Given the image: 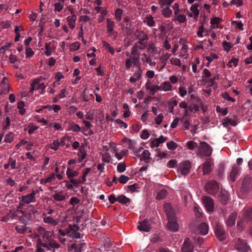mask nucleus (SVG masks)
I'll return each mask as SVG.
<instances>
[{
	"label": "nucleus",
	"instance_id": "f257e3e1",
	"mask_svg": "<svg viewBox=\"0 0 252 252\" xmlns=\"http://www.w3.org/2000/svg\"><path fill=\"white\" fill-rule=\"evenodd\" d=\"M212 153V148L206 142H201L197 155L200 157H210Z\"/></svg>",
	"mask_w": 252,
	"mask_h": 252
},
{
	"label": "nucleus",
	"instance_id": "f03ea898",
	"mask_svg": "<svg viewBox=\"0 0 252 252\" xmlns=\"http://www.w3.org/2000/svg\"><path fill=\"white\" fill-rule=\"evenodd\" d=\"M215 234L217 237L220 241H224L226 237V233L222 225L219 222L216 223L215 229Z\"/></svg>",
	"mask_w": 252,
	"mask_h": 252
},
{
	"label": "nucleus",
	"instance_id": "7ed1b4c3",
	"mask_svg": "<svg viewBox=\"0 0 252 252\" xmlns=\"http://www.w3.org/2000/svg\"><path fill=\"white\" fill-rule=\"evenodd\" d=\"M205 187L207 192L212 195H215L219 190L218 183L216 181L208 182Z\"/></svg>",
	"mask_w": 252,
	"mask_h": 252
},
{
	"label": "nucleus",
	"instance_id": "20e7f679",
	"mask_svg": "<svg viewBox=\"0 0 252 252\" xmlns=\"http://www.w3.org/2000/svg\"><path fill=\"white\" fill-rule=\"evenodd\" d=\"M191 168V163L189 160H185L179 164L178 171L183 175L188 174Z\"/></svg>",
	"mask_w": 252,
	"mask_h": 252
},
{
	"label": "nucleus",
	"instance_id": "39448f33",
	"mask_svg": "<svg viewBox=\"0 0 252 252\" xmlns=\"http://www.w3.org/2000/svg\"><path fill=\"white\" fill-rule=\"evenodd\" d=\"M163 208L168 220H173L177 219L175 216V213L173 210L170 203H165L163 205Z\"/></svg>",
	"mask_w": 252,
	"mask_h": 252
},
{
	"label": "nucleus",
	"instance_id": "423d86ee",
	"mask_svg": "<svg viewBox=\"0 0 252 252\" xmlns=\"http://www.w3.org/2000/svg\"><path fill=\"white\" fill-rule=\"evenodd\" d=\"M133 36L138 39V41L136 43L137 45L138 44H142V43L144 42L145 40L146 41L149 39L148 36L143 31L138 30H136L134 32Z\"/></svg>",
	"mask_w": 252,
	"mask_h": 252
},
{
	"label": "nucleus",
	"instance_id": "0eeeda50",
	"mask_svg": "<svg viewBox=\"0 0 252 252\" xmlns=\"http://www.w3.org/2000/svg\"><path fill=\"white\" fill-rule=\"evenodd\" d=\"M41 81L40 78H38L33 80L31 84L30 92H33L34 90L41 89L42 91L45 88V85L44 83L39 84Z\"/></svg>",
	"mask_w": 252,
	"mask_h": 252
},
{
	"label": "nucleus",
	"instance_id": "6e6552de",
	"mask_svg": "<svg viewBox=\"0 0 252 252\" xmlns=\"http://www.w3.org/2000/svg\"><path fill=\"white\" fill-rule=\"evenodd\" d=\"M252 188V178L251 177H245L242 181V189L243 191L248 192Z\"/></svg>",
	"mask_w": 252,
	"mask_h": 252
},
{
	"label": "nucleus",
	"instance_id": "1a4fd4ad",
	"mask_svg": "<svg viewBox=\"0 0 252 252\" xmlns=\"http://www.w3.org/2000/svg\"><path fill=\"white\" fill-rule=\"evenodd\" d=\"M193 249V244L189 238H186L182 247V251L183 252H192Z\"/></svg>",
	"mask_w": 252,
	"mask_h": 252
},
{
	"label": "nucleus",
	"instance_id": "9d476101",
	"mask_svg": "<svg viewBox=\"0 0 252 252\" xmlns=\"http://www.w3.org/2000/svg\"><path fill=\"white\" fill-rule=\"evenodd\" d=\"M203 203L206 209L210 212H212L214 210V202L213 199L208 196H204L203 199Z\"/></svg>",
	"mask_w": 252,
	"mask_h": 252
},
{
	"label": "nucleus",
	"instance_id": "9b49d317",
	"mask_svg": "<svg viewBox=\"0 0 252 252\" xmlns=\"http://www.w3.org/2000/svg\"><path fill=\"white\" fill-rule=\"evenodd\" d=\"M236 249L241 252H248L250 250V247L247 243L239 238L236 245Z\"/></svg>",
	"mask_w": 252,
	"mask_h": 252
},
{
	"label": "nucleus",
	"instance_id": "f8f14e48",
	"mask_svg": "<svg viewBox=\"0 0 252 252\" xmlns=\"http://www.w3.org/2000/svg\"><path fill=\"white\" fill-rule=\"evenodd\" d=\"M34 195V191H33L30 194H28L25 196H23L22 197V200L20 201V204L21 205H23L24 203L29 204L32 202L34 201L35 200Z\"/></svg>",
	"mask_w": 252,
	"mask_h": 252
},
{
	"label": "nucleus",
	"instance_id": "ddd939ff",
	"mask_svg": "<svg viewBox=\"0 0 252 252\" xmlns=\"http://www.w3.org/2000/svg\"><path fill=\"white\" fill-rule=\"evenodd\" d=\"M218 199L220 203L225 205L228 200L227 192L225 190H221L218 196Z\"/></svg>",
	"mask_w": 252,
	"mask_h": 252
},
{
	"label": "nucleus",
	"instance_id": "4468645a",
	"mask_svg": "<svg viewBox=\"0 0 252 252\" xmlns=\"http://www.w3.org/2000/svg\"><path fill=\"white\" fill-rule=\"evenodd\" d=\"M212 162L211 159L207 160L202 164V172L203 175H207L211 171Z\"/></svg>",
	"mask_w": 252,
	"mask_h": 252
},
{
	"label": "nucleus",
	"instance_id": "2eb2a0df",
	"mask_svg": "<svg viewBox=\"0 0 252 252\" xmlns=\"http://www.w3.org/2000/svg\"><path fill=\"white\" fill-rule=\"evenodd\" d=\"M167 140V137L161 135L159 138H156L151 142V146L152 148H154L155 147H158L159 146L160 144L164 143Z\"/></svg>",
	"mask_w": 252,
	"mask_h": 252
},
{
	"label": "nucleus",
	"instance_id": "dca6fc26",
	"mask_svg": "<svg viewBox=\"0 0 252 252\" xmlns=\"http://www.w3.org/2000/svg\"><path fill=\"white\" fill-rule=\"evenodd\" d=\"M140 224L137 226V228L140 231L149 232L151 230V227L148 224V220H145L139 222Z\"/></svg>",
	"mask_w": 252,
	"mask_h": 252
},
{
	"label": "nucleus",
	"instance_id": "f3484780",
	"mask_svg": "<svg viewBox=\"0 0 252 252\" xmlns=\"http://www.w3.org/2000/svg\"><path fill=\"white\" fill-rule=\"evenodd\" d=\"M237 218V213L233 212L230 214L228 216V219L226 221V224L228 226H232L235 223V221Z\"/></svg>",
	"mask_w": 252,
	"mask_h": 252
},
{
	"label": "nucleus",
	"instance_id": "a211bd4d",
	"mask_svg": "<svg viewBox=\"0 0 252 252\" xmlns=\"http://www.w3.org/2000/svg\"><path fill=\"white\" fill-rule=\"evenodd\" d=\"M167 226L169 230L173 232H176L178 230L179 225L177 222V219L173 220H168Z\"/></svg>",
	"mask_w": 252,
	"mask_h": 252
},
{
	"label": "nucleus",
	"instance_id": "6ab92c4d",
	"mask_svg": "<svg viewBox=\"0 0 252 252\" xmlns=\"http://www.w3.org/2000/svg\"><path fill=\"white\" fill-rule=\"evenodd\" d=\"M42 247L46 249L47 251L51 250L52 249H59L60 248V245L56 242H49L44 243L42 244Z\"/></svg>",
	"mask_w": 252,
	"mask_h": 252
},
{
	"label": "nucleus",
	"instance_id": "aec40b11",
	"mask_svg": "<svg viewBox=\"0 0 252 252\" xmlns=\"http://www.w3.org/2000/svg\"><path fill=\"white\" fill-rule=\"evenodd\" d=\"M43 239L46 241V243L49 242H55L54 240V234L53 231H46L42 236Z\"/></svg>",
	"mask_w": 252,
	"mask_h": 252
},
{
	"label": "nucleus",
	"instance_id": "412c9836",
	"mask_svg": "<svg viewBox=\"0 0 252 252\" xmlns=\"http://www.w3.org/2000/svg\"><path fill=\"white\" fill-rule=\"evenodd\" d=\"M198 230L200 234L206 235L208 233L209 226L207 223L202 222L198 225Z\"/></svg>",
	"mask_w": 252,
	"mask_h": 252
},
{
	"label": "nucleus",
	"instance_id": "4be33fe9",
	"mask_svg": "<svg viewBox=\"0 0 252 252\" xmlns=\"http://www.w3.org/2000/svg\"><path fill=\"white\" fill-rule=\"evenodd\" d=\"M84 147L85 146L82 145L79 148L78 153V156L79 157L78 158L79 162H81L87 156L86 151L85 150Z\"/></svg>",
	"mask_w": 252,
	"mask_h": 252
},
{
	"label": "nucleus",
	"instance_id": "5701e85b",
	"mask_svg": "<svg viewBox=\"0 0 252 252\" xmlns=\"http://www.w3.org/2000/svg\"><path fill=\"white\" fill-rule=\"evenodd\" d=\"M244 219L246 221L252 220V208L248 209L244 212Z\"/></svg>",
	"mask_w": 252,
	"mask_h": 252
},
{
	"label": "nucleus",
	"instance_id": "b1692460",
	"mask_svg": "<svg viewBox=\"0 0 252 252\" xmlns=\"http://www.w3.org/2000/svg\"><path fill=\"white\" fill-rule=\"evenodd\" d=\"M76 16L74 14L69 16L67 18V21L68 23L69 26L72 29H74L75 27L74 23L76 20Z\"/></svg>",
	"mask_w": 252,
	"mask_h": 252
},
{
	"label": "nucleus",
	"instance_id": "393cba45",
	"mask_svg": "<svg viewBox=\"0 0 252 252\" xmlns=\"http://www.w3.org/2000/svg\"><path fill=\"white\" fill-rule=\"evenodd\" d=\"M8 80L6 77H3L1 84L3 85L2 87V93L6 94L9 91V86L8 83Z\"/></svg>",
	"mask_w": 252,
	"mask_h": 252
},
{
	"label": "nucleus",
	"instance_id": "a878e982",
	"mask_svg": "<svg viewBox=\"0 0 252 252\" xmlns=\"http://www.w3.org/2000/svg\"><path fill=\"white\" fill-rule=\"evenodd\" d=\"M106 22H107V32L109 33L111 32L113 30V28L115 26V23L113 21H112L110 18H107L106 19Z\"/></svg>",
	"mask_w": 252,
	"mask_h": 252
},
{
	"label": "nucleus",
	"instance_id": "bb28decb",
	"mask_svg": "<svg viewBox=\"0 0 252 252\" xmlns=\"http://www.w3.org/2000/svg\"><path fill=\"white\" fill-rule=\"evenodd\" d=\"M150 153L148 150H144L142 154H141V158H140L141 160H143L145 162H149V160L150 158Z\"/></svg>",
	"mask_w": 252,
	"mask_h": 252
},
{
	"label": "nucleus",
	"instance_id": "cd10ccee",
	"mask_svg": "<svg viewBox=\"0 0 252 252\" xmlns=\"http://www.w3.org/2000/svg\"><path fill=\"white\" fill-rule=\"evenodd\" d=\"M238 171L239 169L237 167L235 166H233L232 170L229 175V178L232 182L235 181V176L237 175Z\"/></svg>",
	"mask_w": 252,
	"mask_h": 252
},
{
	"label": "nucleus",
	"instance_id": "c85d7f7f",
	"mask_svg": "<svg viewBox=\"0 0 252 252\" xmlns=\"http://www.w3.org/2000/svg\"><path fill=\"white\" fill-rule=\"evenodd\" d=\"M198 6L199 5L198 3H195L194 4L192 5L190 7V10L192 11V12L193 13L194 17L195 19H196V18H197L199 13V10L198 9Z\"/></svg>",
	"mask_w": 252,
	"mask_h": 252
},
{
	"label": "nucleus",
	"instance_id": "c756f323",
	"mask_svg": "<svg viewBox=\"0 0 252 252\" xmlns=\"http://www.w3.org/2000/svg\"><path fill=\"white\" fill-rule=\"evenodd\" d=\"M78 174L79 172L78 171H72V170L70 169L69 168H68L67 169L66 175L67 177L69 179H72L74 177H76L78 175Z\"/></svg>",
	"mask_w": 252,
	"mask_h": 252
},
{
	"label": "nucleus",
	"instance_id": "7c9ffc66",
	"mask_svg": "<svg viewBox=\"0 0 252 252\" xmlns=\"http://www.w3.org/2000/svg\"><path fill=\"white\" fill-rule=\"evenodd\" d=\"M118 201L122 204H126L130 202V200L124 195H121L117 197Z\"/></svg>",
	"mask_w": 252,
	"mask_h": 252
},
{
	"label": "nucleus",
	"instance_id": "2f4dec72",
	"mask_svg": "<svg viewBox=\"0 0 252 252\" xmlns=\"http://www.w3.org/2000/svg\"><path fill=\"white\" fill-rule=\"evenodd\" d=\"M44 221L45 223H50L53 226H55L58 224V222L51 217H44Z\"/></svg>",
	"mask_w": 252,
	"mask_h": 252
},
{
	"label": "nucleus",
	"instance_id": "473e14b6",
	"mask_svg": "<svg viewBox=\"0 0 252 252\" xmlns=\"http://www.w3.org/2000/svg\"><path fill=\"white\" fill-rule=\"evenodd\" d=\"M222 46L223 47L224 50L227 52H228L230 49L233 47V44L230 42H228L226 41H224L222 42Z\"/></svg>",
	"mask_w": 252,
	"mask_h": 252
},
{
	"label": "nucleus",
	"instance_id": "72a5a7b5",
	"mask_svg": "<svg viewBox=\"0 0 252 252\" xmlns=\"http://www.w3.org/2000/svg\"><path fill=\"white\" fill-rule=\"evenodd\" d=\"M172 10L168 7H165L162 10V14L164 17H170L172 14Z\"/></svg>",
	"mask_w": 252,
	"mask_h": 252
},
{
	"label": "nucleus",
	"instance_id": "f704fd0d",
	"mask_svg": "<svg viewBox=\"0 0 252 252\" xmlns=\"http://www.w3.org/2000/svg\"><path fill=\"white\" fill-rule=\"evenodd\" d=\"M69 129L72 130L73 131H80L81 127L78 124L71 123L69 124Z\"/></svg>",
	"mask_w": 252,
	"mask_h": 252
},
{
	"label": "nucleus",
	"instance_id": "c9c22d12",
	"mask_svg": "<svg viewBox=\"0 0 252 252\" xmlns=\"http://www.w3.org/2000/svg\"><path fill=\"white\" fill-rule=\"evenodd\" d=\"M53 198L57 201H62L65 199V196L64 195L60 194L58 193H55L53 195Z\"/></svg>",
	"mask_w": 252,
	"mask_h": 252
},
{
	"label": "nucleus",
	"instance_id": "e433bc0d",
	"mask_svg": "<svg viewBox=\"0 0 252 252\" xmlns=\"http://www.w3.org/2000/svg\"><path fill=\"white\" fill-rule=\"evenodd\" d=\"M167 147L169 150H174L178 147V145L173 141L167 143Z\"/></svg>",
	"mask_w": 252,
	"mask_h": 252
},
{
	"label": "nucleus",
	"instance_id": "4c0bfd02",
	"mask_svg": "<svg viewBox=\"0 0 252 252\" xmlns=\"http://www.w3.org/2000/svg\"><path fill=\"white\" fill-rule=\"evenodd\" d=\"M84 244L80 243L79 244H73L71 245V248L75 250L76 252H81V249L84 246Z\"/></svg>",
	"mask_w": 252,
	"mask_h": 252
},
{
	"label": "nucleus",
	"instance_id": "58836bf2",
	"mask_svg": "<svg viewBox=\"0 0 252 252\" xmlns=\"http://www.w3.org/2000/svg\"><path fill=\"white\" fill-rule=\"evenodd\" d=\"M167 195V191L166 190H161L160 191L158 192L157 194L156 198L158 200H161L164 198Z\"/></svg>",
	"mask_w": 252,
	"mask_h": 252
},
{
	"label": "nucleus",
	"instance_id": "ea45409f",
	"mask_svg": "<svg viewBox=\"0 0 252 252\" xmlns=\"http://www.w3.org/2000/svg\"><path fill=\"white\" fill-rule=\"evenodd\" d=\"M60 145V144L59 141L58 140H55L53 143L49 145V147L52 150L56 151L58 149Z\"/></svg>",
	"mask_w": 252,
	"mask_h": 252
},
{
	"label": "nucleus",
	"instance_id": "a19ab883",
	"mask_svg": "<svg viewBox=\"0 0 252 252\" xmlns=\"http://www.w3.org/2000/svg\"><path fill=\"white\" fill-rule=\"evenodd\" d=\"M123 13V11L120 8H118L116 9L115 13V18L118 21H120L122 19V14Z\"/></svg>",
	"mask_w": 252,
	"mask_h": 252
},
{
	"label": "nucleus",
	"instance_id": "79ce46f5",
	"mask_svg": "<svg viewBox=\"0 0 252 252\" xmlns=\"http://www.w3.org/2000/svg\"><path fill=\"white\" fill-rule=\"evenodd\" d=\"M173 2V0H160L159 3L161 7H163L165 5H170Z\"/></svg>",
	"mask_w": 252,
	"mask_h": 252
},
{
	"label": "nucleus",
	"instance_id": "37998d69",
	"mask_svg": "<svg viewBox=\"0 0 252 252\" xmlns=\"http://www.w3.org/2000/svg\"><path fill=\"white\" fill-rule=\"evenodd\" d=\"M13 133L10 132L6 135L4 140L7 143H11L13 140Z\"/></svg>",
	"mask_w": 252,
	"mask_h": 252
},
{
	"label": "nucleus",
	"instance_id": "c03bdc74",
	"mask_svg": "<svg viewBox=\"0 0 252 252\" xmlns=\"http://www.w3.org/2000/svg\"><path fill=\"white\" fill-rule=\"evenodd\" d=\"M126 168V165L125 163H119L117 165V170L120 173L123 172Z\"/></svg>",
	"mask_w": 252,
	"mask_h": 252
},
{
	"label": "nucleus",
	"instance_id": "a18cd8bd",
	"mask_svg": "<svg viewBox=\"0 0 252 252\" xmlns=\"http://www.w3.org/2000/svg\"><path fill=\"white\" fill-rule=\"evenodd\" d=\"M80 48V43L79 42H75L72 43L70 46V50L71 51H76Z\"/></svg>",
	"mask_w": 252,
	"mask_h": 252
},
{
	"label": "nucleus",
	"instance_id": "49530a36",
	"mask_svg": "<svg viewBox=\"0 0 252 252\" xmlns=\"http://www.w3.org/2000/svg\"><path fill=\"white\" fill-rule=\"evenodd\" d=\"M216 110L218 112L220 113L222 116L226 115L228 113L227 108H220L219 106H218L217 107Z\"/></svg>",
	"mask_w": 252,
	"mask_h": 252
},
{
	"label": "nucleus",
	"instance_id": "de8ad7c7",
	"mask_svg": "<svg viewBox=\"0 0 252 252\" xmlns=\"http://www.w3.org/2000/svg\"><path fill=\"white\" fill-rule=\"evenodd\" d=\"M171 89V84L167 82H164L162 85V89L164 91H167L170 90Z\"/></svg>",
	"mask_w": 252,
	"mask_h": 252
},
{
	"label": "nucleus",
	"instance_id": "09e8293b",
	"mask_svg": "<svg viewBox=\"0 0 252 252\" xmlns=\"http://www.w3.org/2000/svg\"><path fill=\"white\" fill-rule=\"evenodd\" d=\"M50 44H51L50 43H45V48L46 49V51L45 52V54L47 56H49L51 54V49H50Z\"/></svg>",
	"mask_w": 252,
	"mask_h": 252
},
{
	"label": "nucleus",
	"instance_id": "8fccbe9b",
	"mask_svg": "<svg viewBox=\"0 0 252 252\" xmlns=\"http://www.w3.org/2000/svg\"><path fill=\"white\" fill-rule=\"evenodd\" d=\"M148 51L151 53H157L158 52V50L155 47L154 44L151 43L148 46Z\"/></svg>",
	"mask_w": 252,
	"mask_h": 252
},
{
	"label": "nucleus",
	"instance_id": "3c124183",
	"mask_svg": "<svg viewBox=\"0 0 252 252\" xmlns=\"http://www.w3.org/2000/svg\"><path fill=\"white\" fill-rule=\"evenodd\" d=\"M129 180V178L126 175H121L118 179V181L122 184H126Z\"/></svg>",
	"mask_w": 252,
	"mask_h": 252
},
{
	"label": "nucleus",
	"instance_id": "603ef678",
	"mask_svg": "<svg viewBox=\"0 0 252 252\" xmlns=\"http://www.w3.org/2000/svg\"><path fill=\"white\" fill-rule=\"evenodd\" d=\"M221 20L222 19L220 17H214L211 19L210 23L212 25L219 24Z\"/></svg>",
	"mask_w": 252,
	"mask_h": 252
},
{
	"label": "nucleus",
	"instance_id": "864d4df0",
	"mask_svg": "<svg viewBox=\"0 0 252 252\" xmlns=\"http://www.w3.org/2000/svg\"><path fill=\"white\" fill-rule=\"evenodd\" d=\"M171 63L175 65L179 66H181V61L180 59L176 58H173L170 60Z\"/></svg>",
	"mask_w": 252,
	"mask_h": 252
},
{
	"label": "nucleus",
	"instance_id": "5fc2aeb1",
	"mask_svg": "<svg viewBox=\"0 0 252 252\" xmlns=\"http://www.w3.org/2000/svg\"><path fill=\"white\" fill-rule=\"evenodd\" d=\"M238 62H239L238 59L232 58L231 60H230L229 61L227 65H228V66L231 67L232 66L231 63H233V65L235 67L238 65Z\"/></svg>",
	"mask_w": 252,
	"mask_h": 252
},
{
	"label": "nucleus",
	"instance_id": "6e6d98bb",
	"mask_svg": "<svg viewBox=\"0 0 252 252\" xmlns=\"http://www.w3.org/2000/svg\"><path fill=\"white\" fill-rule=\"evenodd\" d=\"M187 146L189 150H193L197 146V143L193 141H190L187 143Z\"/></svg>",
	"mask_w": 252,
	"mask_h": 252
},
{
	"label": "nucleus",
	"instance_id": "4d7b16f0",
	"mask_svg": "<svg viewBox=\"0 0 252 252\" xmlns=\"http://www.w3.org/2000/svg\"><path fill=\"white\" fill-rule=\"evenodd\" d=\"M222 97L225 99H227L232 102H234L235 101L234 98L229 96V94L227 92H225L224 93L222 94Z\"/></svg>",
	"mask_w": 252,
	"mask_h": 252
},
{
	"label": "nucleus",
	"instance_id": "13d9d810",
	"mask_svg": "<svg viewBox=\"0 0 252 252\" xmlns=\"http://www.w3.org/2000/svg\"><path fill=\"white\" fill-rule=\"evenodd\" d=\"M199 106L197 104L194 103L189 107V109L191 112H193V110L197 112L199 111Z\"/></svg>",
	"mask_w": 252,
	"mask_h": 252
},
{
	"label": "nucleus",
	"instance_id": "bf43d9fd",
	"mask_svg": "<svg viewBox=\"0 0 252 252\" xmlns=\"http://www.w3.org/2000/svg\"><path fill=\"white\" fill-rule=\"evenodd\" d=\"M80 202V200L75 197H72L70 198L69 200V203L72 205H77L79 204Z\"/></svg>",
	"mask_w": 252,
	"mask_h": 252
},
{
	"label": "nucleus",
	"instance_id": "052dcab7",
	"mask_svg": "<svg viewBox=\"0 0 252 252\" xmlns=\"http://www.w3.org/2000/svg\"><path fill=\"white\" fill-rule=\"evenodd\" d=\"M70 182L73 185L77 187L80 184L83 182V181H81V180L74 179L73 178L70 179Z\"/></svg>",
	"mask_w": 252,
	"mask_h": 252
},
{
	"label": "nucleus",
	"instance_id": "680f3d73",
	"mask_svg": "<svg viewBox=\"0 0 252 252\" xmlns=\"http://www.w3.org/2000/svg\"><path fill=\"white\" fill-rule=\"evenodd\" d=\"M163 116L162 114H159L155 119V123L157 125H160L162 121Z\"/></svg>",
	"mask_w": 252,
	"mask_h": 252
},
{
	"label": "nucleus",
	"instance_id": "e2e57ef3",
	"mask_svg": "<svg viewBox=\"0 0 252 252\" xmlns=\"http://www.w3.org/2000/svg\"><path fill=\"white\" fill-rule=\"evenodd\" d=\"M140 136L142 139H146L150 136V134L147 130H143Z\"/></svg>",
	"mask_w": 252,
	"mask_h": 252
},
{
	"label": "nucleus",
	"instance_id": "0e129e2a",
	"mask_svg": "<svg viewBox=\"0 0 252 252\" xmlns=\"http://www.w3.org/2000/svg\"><path fill=\"white\" fill-rule=\"evenodd\" d=\"M26 58H30L34 54V52L32 51V48H28L26 50Z\"/></svg>",
	"mask_w": 252,
	"mask_h": 252
},
{
	"label": "nucleus",
	"instance_id": "69168bd1",
	"mask_svg": "<svg viewBox=\"0 0 252 252\" xmlns=\"http://www.w3.org/2000/svg\"><path fill=\"white\" fill-rule=\"evenodd\" d=\"M177 20L180 22V23H184L186 20V17L185 15L183 14H180L178 15L177 17Z\"/></svg>",
	"mask_w": 252,
	"mask_h": 252
},
{
	"label": "nucleus",
	"instance_id": "338daca9",
	"mask_svg": "<svg viewBox=\"0 0 252 252\" xmlns=\"http://www.w3.org/2000/svg\"><path fill=\"white\" fill-rule=\"evenodd\" d=\"M54 6L55 10L58 12L61 11L63 8V6L61 2H57L55 3Z\"/></svg>",
	"mask_w": 252,
	"mask_h": 252
},
{
	"label": "nucleus",
	"instance_id": "774afa93",
	"mask_svg": "<svg viewBox=\"0 0 252 252\" xmlns=\"http://www.w3.org/2000/svg\"><path fill=\"white\" fill-rule=\"evenodd\" d=\"M194 242L199 245H201V244H203V242H204V239H203L202 237H195L194 238Z\"/></svg>",
	"mask_w": 252,
	"mask_h": 252
}]
</instances>
